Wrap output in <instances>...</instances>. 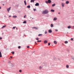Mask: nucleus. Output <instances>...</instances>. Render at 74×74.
Returning <instances> with one entry per match:
<instances>
[{
    "label": "nucleus",
    "mask_w": 74,
    "mask_h": 74,
    "mask_svg": "<svg viewBox=\"0 0 74 74\" xmlns=\"http://www.w3.org/2000/svg\"><path fill=\"white\" fill-rule=\"evenodd\" d=\"M48 13V11L47 10H45L44 11H43L42 14H47Z\"/></svg>",
    "instance_id": "f257e3e1"
},
{
    "label": "nucleus",
    "mask_w": 74,
    "mask_h": 74,
    "mask_svg": "<svg viewBox=\"0 0 74 74\" xmlns=\"http://www.w3.org/2000/svg\"><path fill=\"white\" fill-rule=\"evenodd\" d=\"M11 9V7H10L9 8L7 9V10L8 12H9L10 11V10Z\"/></svg>",
    "instance_id": "f03ea898"
},
{
    "label": "nucleus",
    "mask_w": 74,
    "mask_h": 74,
    "mask_svg": "<svg viewBox=\"0 0 74 74\" xmlns=\"http://www.w3.org/2000/svg\"><path fill=\"white\" fill-rule=\"evenodd\" d=\"M35 6H38V5H39V3H36L35 4Z\"/></svg>",
    "instance_id": "7ed1b4c3"
},
{
    "label": "nucleus",
    "mask_w": 74,
    "mask_h": 74,
    "mask_svg": "<svg viewBox=\"0 0 74 74\" xmlns=\"http://www.w3.org/2000/svg\"><path fill=\"white\" fill-rule=\"evenodd\" d=\"M44 44H47L48 42V41L47 40H45L44 41Z\"/></svg>",
    "instance_id": "20e7f679"
},
{
    "label": "nucleus",
    "mask_w": 74,
    "mask_h": 74,
    "mask_svg": "<svg viewBox=\"0 0 74 74\" xmlns=\"http://www.w3.org/2000/svg\"><path fill=\"white\" fill-rule=\"evenodd\" d=\"M32 29H36V30H37V28L36 27H32Z\"/></svg>",
    "instance_id": "39448f33"
},
{
    "label": "nucleus",
    "mask_w": 74,
    "mask_h": 74,
    "mask_svg": "<svg viewBox=\"0 0 74 74\" xmlns=\"http://www.w3.org/2000/svg\"><path fill=\"white\" fill-rule=\"evenodd\" d=\"M47 2L48 3H51V1H50V0H48Z\"/></svg>",
    "instance_id": "423d86ee"
},
{
    "label": "nucleus",
    "mask_w": 74,
    "mask_h": 74,
    "mask_svg": "<svg viewBox=\"0 0 74 74\" xmlns=\"http://www.w3.org/2000/svg\"><path fill=\"white\" fill-rule=\"evenodd\" d=\"M34 1H35V0H31V2L32 3L33 2V3H34Z\"/></svg>",
    "instance_id": "0eeeda50"
},
{
    "label": "nucleus",
    "mask_w": 74,
    "mask_h": 74,
    "mask_svg": "<svg viewBox=\"0 0 74 74\" xmlns=\"http://www.w3.org/2000/svg\"><path fill=\"white\" fill-rule=\"evenodd\" d=\"M62 5V7H64V3H62L61 4Z\"/></svg>",
    "instance_id": "6e6552de"
},
{
    "label": "nucleus",
    "mask_w": 74,
    "mask_h": 74,
    "mask_svg": "<svg viewBox=\"0 0 74 74\" xmlns=\"http://www.w3.org/2000/svg\"><path fill=\"white\" fill-rule=\"evenodd\" d=\"M66 4H69V1H66Z\"/></svg>",
    "instance_id": "1a4fd4ad"
},
{
    "label": "nucleus",
    "mask_w": 74,
    "mask_h": 74,
    "mask_svg": "<svg viewBox=\"0 0 74 74\" xmlns=\"http://www.w3.org/2000/svg\"><path fill=\"white\" fill-rule=\"evenodd\" d=\"M2 57V56L1 55V51H0V57L1 58Z\"/></svg>",
    "instance_id": "9d476101"
},
{
    "label": "nucleus",
    "mask_w": 74,
    "mask_h": 74,
    "mask_svg": "<svg viewBox=\"0 0 74 74\" xmlns=\"http://www.w3.org/2000/svg\"><path fill=\"white\" fill-rule=\"evenodd\" d=\"M49 33H51L52 32V30H51V29H49Z\"/></svg>",
    "instance_id": "9b49d317"
},
{
    "label": "nucleus",
    "mask_w": 74,
    "mask_h": 74,
    "mask_svg": "<svg viewBox=\"0 0 74 74\" xmlns=\"http://www.w3.org/2000/svg\"><path fill=\"white\" fill-rule=\"evenodd\" d=\"M54 44H57V42H56V41H54Z\"/></svg>",
    "instance_id": "f8f14e48"
},
{
    "label": "nucleus",
    "mask_w": 74,
    "mask_h": 74,
    "mask_svg": "<svg viewBox=\"0 0 74 74\" xmlns=\"http://www.w3.org/2000/svg\"><path fill=\"white\" fill-rule=\"evenodd\" d=\"M53 20L54 21H56V20H57V18H54Z\"/></svg>",
    "instance_id": "ddd939ff"
},
{
    "label": "nucleus",
    "mask_w": 74,
    "mask_h": 74,
    "mask_svg": "<svg viewBox=\"0 0 74 74\" xmlns=\"http://www.w3.org/2000/svg\"><path fill=\"white\" fill-rule=\"evenodd\" d=\"M24 3L25 4V5H26V1H24Z\"/></svg>",
    "instance_id": "4468645a"
},
{
    "label": "nucleus",
    "mask_w": 74,
    "mask_h": 74,
    "mask_svg": "<svg viewBox=\"0 0 74 74\" xmlns=\"http://www.w3.org/2000/svg\"><path fill=\"white\" fill-rule=\"evenodd\" d=\"M5 26H5V25H4V26H3L1 27V29H3V28H4V27H5Z\"/></svg>",
    "instance_id": "2eb2a0df"
},
{
    "label": "nucleus",
    "mask_w": 74,
    "mask_h": 74,
    "mask_svg": "<svg viewBox=\"0 0 74 74\" xmlns=\"http://www.w3.org/2000/svg\"><path fill=\"white\" fill-rule=\"evenodd\" d=\"M13 18H16L17 17V16H13Z\"/></svg>",
    "instance_id": "dca6fc26"
},
{
    "label": "nucleus",
    "mask_w": 74,
    "mask_h": 74,
    "mask_svg": "<svg viewBox=\"0 0 74 74\" xmlns=\"http://www.w3.org/2000/svg\"><path fill=\"white\" fill-rule=\"evenodd\" d=\"M65 44H67L68 43V41H66L65 42Z\"/></svg>",
    "instance_id": "f3484780"
},
{
    "label": "nucleus",
    "mask_w": 74,
    "mask_h": 74,
    "mask_svg": "<svg viewBox=\"0 0 74 74\" xmlns=\"http://www.w3.org/2000/svg\"><path fill=\"white\" fill-rule=\"evenodd\" d=\"M51 27H53V25L52 24H51Z\"/></svg>",
    "instance_id": "a211bd4d"
},
{
    "label": "nucleus",
    "mask_w": 74,
    "mask_h": 74,
    "mask_svg": "<svg viewBox=\"0 0 74 74\" xmlns=\"http://www.w3.org/2000/svg\"><path fill=\"white\" fill-rule=\"evenodd\" d=\"M23 23H26V21H25L23 22Z\"/></svg>",
    "instance_id": "6ab92c4d"
},
{
    "label": "nucleus",
    "mask_w": 74,
    "mask_h": 74,
    "mask_svg": "<svg viewBox=\"0 0 74 74\" xmlns=\"http://www.w3.org/2000/svg\"><path fill=\"white\" fill-rule=\"evenodd\" d=\"M55 5V4H53L52 5V7H54Z\"/></svg>",
    "instance_id": "aec40b11"
},
{
    "label": "nucleus",
    "mask_w": 74,
    "mask_h": 74,
    "mask_svg": "<svg viewBox=\"0 0 74 74\" xmlns=\"http://www.w3.org/2000/svg\"><path fill=\"white\" fill-rule=\"evenodd\" d=\"M51 12H54L55 11V10H51Z\"/></svg>",
    "instance_id": "412c9836"
},
{
    "label": "nucleus",
    "mask_w": 74,
    "mask_h": 74,
    "mask_svg": "<svg viewBox=\"0 0 74 74\" xmlns=\"http://www.w3.org/2000/svg\"><path fill=\"white\" fill-rule=\"evenodd\" d=\"M27 7H28L29 8H30V6L29 5L28 6H27Z\"/></svg>",
    "instance_id": "4be33fe9"
},
{
    "label": "nucleus",
    "mask_w": 74,
    "mask_h": 74,
    "mask_svg": "<svg viewBox=\"0 0 74 74\" xmlns=\"http://www.w3.org/2000/svg\"><path fill=\"white\" fill-rule=\"evenodd\" d=\"M69 65H66V68H69Z\"/></svg>",
    "instance_id": "5701e85b"
},
{
    "label": "nucleus",
    "mask_w": 74,
    "mask_h": 74,
    "mask_svg": "<svg viewBox=\"0 0 74 74\" xmlns=\"http://www.w3.org/2000/svg\"><path fill=\"white\" fill-rule=\"evenodd\" d=\"M71 27H70V26H69L68 27V29H70V28H71Z\"/></svg>",
    "instance_id": "b1692460"
},
{
    "label": "nucleus",
    "mask_w": 74,
    "mask_h": 74,
    "mask_svg": "<svg viewBox=\"0 0 74 74\" xmlns=\"http://www.w3.org/2000/svg\"><path fill=\"white\" fill-rule=\"evenodd\" d=\"M16 28V27H13V29H15Z\"/></svg>",
    "instance_id": "393cba45"
},
{
    "label": "nucleus",
    "mask_w": 74,
    "mask_h": 74,
    "mask_svg": "<svg viewBox=\"0 0 74 74\" xmlns=\"http://www.w3.org/2000/svg\"><path fill=\"white\" fill-rule=\"evenodd\" d=\"M41 40H38L37 41V42H41Z\"/></svg>",
    "instance_id": "a878e982"
},
{
    "label": "nucleus",
    "mask_w": 74,
    "mask_h": 74,
    "mask_svg": "<svg viewBox=\"0 0 74 74\" xmlns=\"http://www.w3.org/2000/svg\"><path fill=\"white\" fill-rule=\"evenodd\" d=\"M36 40H39L38 38H36Z\"/></svg>",
    "instance_id": "bb28decb"
},
{
    "label": "nucleus",
    "mask_w": 74,
    "mask_h": 74,
    "mask_svg": "<svg viewBox=\"0 0 74 74\" xmlns=\"http://www.w3.org/2000/svg\"><path fill=\"white\" fill-rule=\"evenodd\" d=\"M18 48L19 49H20V48H21V46H19L18 47Z\"/></svg>",
    "instance_id": "cd10ccee"
},
{
    "label": "nucleus",
    "mask_w": 74,
    "mask_h": 74,
    "mask_svg": "<svg viewBox=\"0 0 74 74\" xmlns=\"http://www.w3.org/2000/svg\"><path fill=\"white\" fill-rule=\"evenodd\" d=\"M38 36H42V34H39Z\"/></svg>",
    "instance_id": "c85d7f7f"
},
{
    "label": "nucleus",
    "mask_w": 74,
    "mask_h": 74,
    "mask_svg": "<svg viewBox=\"0 0 74 74\" xmlns=\"http://www.w3.org/2000/svg\"><path fill=\"white\" fill-rule=\"evenodd\" d=\"M39 69H42V67H41V66H40Z\"/></svg>",
    "instance_id": "c756f323"
},
{
    "label": "nucleus",
    "mask_w": 74,
    "mask_h": 74,
    "mask_svg": "<svg viewBox=\"0 0 74 74\" xmlns=\"http://www.w3.org/2000/svg\"><path fill=\"white\" fill-rule=\"evenodd\" d=\"M11 53H12V54H14V52H12Z\"/></svg>",
    "instance_id": "7c9ffc66"
},
{
    "label": "nucleus",
    "mask_w": 74,
    "mask_h": 74,
    "mask_svg": "<svg viewBox=\"0 0 74 74\" xmlns=\"http://www.w3.org/2000/svg\"><path fill=\"white\" fill-rule=\"evenodd\" d=\"M45 34H47V31H45Z\"/></svg>",
    "instance_id": "2f4dec72"
},
{
    "label": "nucleus",
    "mask_w": 74,
    "mask_h": 74,
    "mask_svg": "<svg viewBox=\"0 0 74 74\" xmlns=\"http://www.w3.org/2000/svg\"><path fill=\"white\" fill-rule=\"evenodd\" d=\"M29 47V46H27V48H29V47Z\"/></svg>",
    "instance_id": "473e14b6"
},
{
    "label": "nucleus",
    "mask_w": 74,
    "mask_h": 74,
    "mask_svg": "<svg viewBox=\"0 0 74 74\" xmlns=\"http://www.w3.org/2000/svg\"><path fill=\"white\" fill-rule=\"evenodd\" d=\"M45 3H48V1H45Z\"/></svg>",
    "instance_id": "72a5a7b5"
},
{
    "label": "nucleus",
    "mask_w": 74,
    "mask_h": 74,
    "mask_svg": "<svg viewBox=\"0 0 74 74\" xmlns=\"http://www.w3.org/2000/svg\"><path fill=\"white\" fill-rule=\"evenodd\" d=\"M71 41H73V38H71Z\"/></svg>",
    "instance_id": "f704fd0d"
},
{
    "label": "nucleus",
    "mask_w": 74,
    "mask_h": 74,
    "mask_svg": "<svg viewBox=\"0 0 74 74\" xmlns=\"http://www.w3.org/2000/svg\"><path fill=\"white\" fill-rule=\"evenodd\" d=\"M19 72H22V70H20L19 71Z\"/></svg>",
    "instance_id": "c9c22d12"
},
{
    "label": "nucleus",
    "mask_w": 74,
    "mask_h": 74,
    "mask_svg": "<svg viewBox=\"0 0 74 74\" xmlns=\"http://www.w3.org/2000/svg\"><path fill=\"white\" fill-rule=\"evenodd\" d=\"M36 10V9H34V11H35Z\"/></svg>",
    "instance_id": "e433bc0d"
},
{
    "label": "nucleus",
    "mask_w": 74,
    "mask_h": 74,
    "mask_svg": "<svg viewBox=\"0 0 74 74\" xmlns=\"http://www.w3.org/2000/svg\"><path fill=\"white\" fill-rule=\"evenodd\" d=\"M48 45H50V43H49L48 44Z\"/></svg>",
    "instance_id": "4c0bfd02"
},
{
    "label": "nucleus",
    "mask_w": 74,
    "mask_h": 74,
    "mask_svg": "<svg viewBox=\"0 0 74 74\" xmlns=\"http://www.w3.org/2000/svg\"><path fill=\"white\" fill-rule=\"evenodd\" d=\"M2 39V38L0 37V40H1Z\"/></svg>",
    "instance_id": "58836bf2"
},
{
    "label": "nucleus",
    "mask_w": 74,
    "mask_h": 74,
    "mask_svg": "<svg viewBox=\"0 0 74 74\" xmlns=\"http://www.w3.org/2000/svg\"><path fill=\"white\" fill-rule=\"evenodd\" d=\"M26 17V15L25 16H24V18H25Z\"/></svg>",
    "instance_id": "ea45409f"
},
{
    "label": "nucleus",
    "mask_w": 74,
    "mask_h": 74,
    "mask_svg": "<svg viewBox=\"0 0 74 74\" xmlns=\"http://www.w3.org/2000/svg\"><path fill=\"white\" fill-rule=\"evenodd\" d=\"M35 44H37V42H35Z\"/></svg>",
    "instance_id": "a19ab883"
},
{
    "label": "nucleus",
    "mask_w": 74,
    "mask_h": 74,
    "mask_svg": "<svg viewBox=\"0 0 74 74\" xmlns=\"http://www.w3.org/2000/svg\"><path fill=\"white\" fill-rule=\"evenodd\" d=\"M10 58H11V59H12V57L11 56Z\"/></svg>",
    "instance_id": "79ce46f5"
},
{
    "label": "nucleus",
    "mask_w": 74,
    "mask_h": 74,
    "mask_svg": "<svg viewBox=\"0 0 74 74\" xmlns=\"http://www.w3.org/2000/svg\"><path fill=\"white\" fill-rule=\"evenodd\" d=\"M56 32H58V30L56 29Z\"/></svg>",
    "instance_id": "37998d69"
},
{
    "label": "nucleus",
    "mask_w": 74,
    "mask_h": 74,
    "mask_svg": "<svg viewBox=\"0 0 74 74\" xmlns=\"http://www.w3.org/2000/svg\"><path fill=\"white\" fill-rule=\"evenodd\" d=\"M11 16H9V18H10V17H11Z\"/></svg>",
    "instance_id": "c03bdc74"
},
{
    "label": "nucleus",
    "mask_w": 74,
    "mask_h": 74,
    "mask_svg": "<svg viewBox=\"0 0 74 74\" xmlns=\"http://www.w3.org/2000/svg\"><path fill=\"white\" fill-rule=\"evenodd\" d=\"M16 30H18V28H17V27L16 28Z\"/></svg>",
    "instance_id": "a18cd8bd"
},
{
    "label": "nucleus",
    "mask_w": 74,
    "mask_h": 74,
    "mask_svg": "<svg viewBox=\"0 0 74 74\" xmlns=\"http://www.w3.org/2000/svg\"><path fill=\"white\" fill-rule=\"evenodd\" d=\"M58 14H60V12H59Z\"/></svg>",
    "instance_id": "49530a36"
},
{
    "label": "nucleus",
    "mask_w": 74,
    "mask_h": 74,
    "mask_svg": "<svg viewBox=\"0 0 74 74\" xmlns=\"http://www.w3.org/2000/svg\"><path fill=\"white\" fill-rule=\"evenodd\" d=\"M3 5H4V4H3Z\"/></svg>",
    "instance_id": "de8ad7c7"
},
{
    "label": "nucleus",
    "mask_w": 74,
    "mask_h": 74,
    "mask_svg": "<svg viewBox=\"0 0 74 74\" xmlns=\"http://www.w3.org/2000/svg\"><path fill=\"white\" fill-rule=\"evenodd\" d=\"M62 1H64V0H62Z\"/></svg>",
    "instance_id": "09e8293b"
},
{
    "label": "nucleus",
    "mask_w": 74,
    "mask_h": 74,
    "mask_svg": "<svg viewBox=\"0 0 74 74\" xmlns=\"http://www.w3.org/2000/svg\"><path fill=\"white\" fill-rule=\"evenodd\" d=\"M0 9H1V7L0 6Z\"/></svg>",
    "instance_id": "8fccbe9b"
},
{
    "label": "nucleus",
    "mask_w": 74,
    "mask_h": 74,
    "mask_svg": "<svg viewBox=\"0 0 74 74\" xmlns=\"http://www.w3.org/2000/svg\"><path fill=\"white\" fill-rule=\"evenodd\" d=\"M32 19H33V18H32Z\"/></svg>",
    "instance_id": "3c124183"
},
{
    "label": "nucleus",
    "mask_w": 74,
    "mask_h": 74,
    "mask_svg": "<svg viewBox=\"0 0 74 74\" xmlns=\"http://www.w3.org/2000/svg\"><path fill=\"white\" fill-rule=\"evenodd\" d=\"M73 27H74V26H73Z\"/></svg>",
    "instance_id": "603ef678"
},
{
    "label": "nucleus",
    "mask_w": 74,
    "mask_h": 74,
    "mask_svg": "<svg viewBox=\"0 0 74 74\" xmlns=\"http://www.w3.org/2000/svg\"><path fill=\"white\" fill-rule=\"evenodd\" d=\"M67 33H68V34L69 33V32H68Z\"/></svg>",
    "instance_id": "864d4df0"
},
{
    "label": "nucleus",
    "mask_w": 74,
    "mask_h": 74,
    "mask_svg": "<svg viewBox=\"0 0 74 74\" xmlns=\"http://www.w3.org/2000/svg\"><path fill=\"white\" fill-rule=\"evenodd\" d=\"M9 62H10V61Z\"/></svg>",
    "instance_id": "5fc2aeb1"
},
{
    "label": "nucleus",
    "mask_w": 74,
    "mask_h": 74,
    "mask_svg": "<svg viewBox=\"0 0 74 74\" xmlns=\"http://www.w3.org/2000/svg\"><path fill=\"white\" fill-rule=\"evenodd\" d=\"M9 59H10V58H9Z\"/></svg>",
    "instance_id": "6e6d98bb"
},
{
    "label": "nucleus",
    "mask_w": 74,
    "mask_h": 74,
    "mask_svg": "<svg viewBox=\"0 0 74 74\" xmlns=\"http://www.w3.org/2000/svg\"><path fill=\"white\" fill-rule=\"evenodd\" d=\"M3 62H4V61H3Z\"/></svg>",
    "instance_id": "4d7b16f0"
}]
</instances>
